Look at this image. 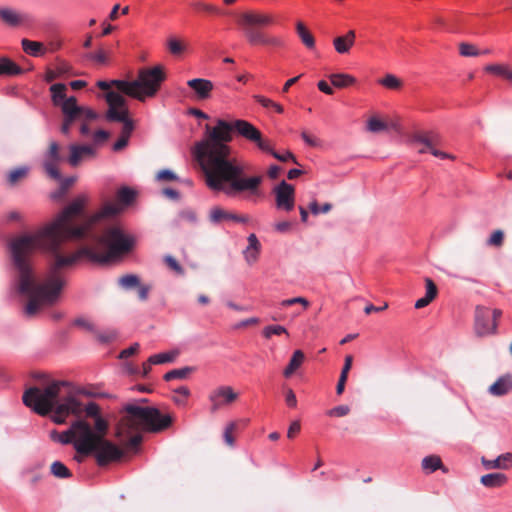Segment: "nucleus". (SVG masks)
Masks as SVG:
<instances>
[{
	"label": "nucleus",
	"instance_id": "nucleus-49",
	"mask_svg": "<svg viewBox=\"0 0 512 512\" xmlns=\"http://www.w3.org/2000/svg\"><path fill=\"white\" fill-rule=\"evenodd\" d=\"M196 8L200 11H203L209 15H223V11L215 6V5H212V4H208V3H198L196 4Z\"/></svg>",
	"mask_w": 512,
	"mask_h": 512
},
{
	"label": "nucleus",
	"instance_id": "nucleus-7",
	"mask_svg": "<svg viewBox=\"0 0 512 512\" xmlns=\"http://www.w3.org/2000/svg\"><path fill=\"white\" fill-rule=\"evenodd\" d=\"M274 23L275 17L271 13L259 10H246L237 15V24L241 27L244 37L251 46L284 48L285 41L281 36L268 34L262 30Z\"/></svg>",
	"mask_w": 512,
	"mask_h": 512
},
{
	"label": "nucleus",
	"instance_id": "nucleus-15",
	"mask_svg": "<svg viewBox=\"0 0 512 512\" xmlns=\"http://www.w3.org/2000/svg\"><path fill=\"white\" fill-rule=\"evenodd\" d=\"M61 110L64 116L61 132L68 134L72 124L80 119V106L77 104L76 98L72 96L62 103Z\"/></svg>",
	"mask_w": 512,
	"mask_h": 512
},
{
	"label": "nucleus",
	"instance_id": "nucleus-13",
	"mask_svg": "<svg viewBox=\"0 0 512 512\" xmlns=\"http://www.w3.org/2000/svg\"><path fill=\"white\" fill-rule=\"evenodd\" d=\"M411 143L425 145L429 149V152L435 157H438L441 159H451V160L455 159L454 155L440 151L437 149V146L440 143V136L438 133H436L434 131H430L427 133H415L411 137Z\"/></svg>",
	"mask_w": 512,
	"mask_h": 512
},
{
	"label": "nucleus",
	"instance_id": "nucleus-57",
	"mask_svg": "<svg viewBox=\"0 0 512 512\" xmlns=\"http://www.w3.org/2000/svg\"><path fill=\"white\" fill-rule=\"evenodd\" d=\"M88 58L95 61L98 64H106L108 61L107 54L104 50L100 49L94 53H90Z\"/></svg>",
	"mask_w": 512,
	"mask_h": 512
},
{
	"label": "nucleus",
	"instance_id": "nucleus-9",
	"mask_svg": "<svg viewBox=\"0 0 512 512\" xmlns=\"http://www.w3.org/2000/svg\"><path fill=\"white\" fill-rule=\"evenodd\" d=\"M105 100L109 106L106 119L110 122H122L121 137L129 139L134 130V121L129 118V110L126 99L118 92H108Z\"/></svg>",
	"mask_w": 512,
	"mask_h": 512
},
{
	"label": "nucleus",
	"instance_id": "nucleus-22",
	"mask_svg": "<svg viewBox=\"0 0 512 512\" xmlns=\"http://www.w3.org/2000/svg\"><path fill=\"white\" fill-rule=\"evenodd\" d=\"M482 466H484L486 469L507 470L512 467V453L507 452L501 454L494 460H485L482 458Z\"/></svg>",
	"mask_w": 512,
	"mask_h": 512
},
{
	"label": "nucleus",
	"instance_id": "nucleus-12",
	"mask_svg": "<svg viewBox=\"0 0 512 512\" xmlns=\"http://www.w3.org/2000/svg\"><path fill=\"white\" fill-rule=\"evenodd\" d=\"M63 161V157L60 154V145L55 142L51 141L49 143V147L47 151L45 152L43 156V168L46 172V174L55 179L60 180L61 175L58 170V165Z\"/></svg>",
	"mask_w": 512,
	"mask_h": 512
},
{
	"label": "nucleus",
	"instance_id": "nucleus-61",
	"mask_svg": "<svg viewBox=\"0 0 512 512\" xmlns=\"http://www.w3.org/2000/svg\"><path fill=\"white\" fill-rule=\"evenodd\" d=\"M505 69H506L505 65H498V64L487 65L485 67V71H487V72H489L491 74L502 76V77L504 75Z\"/></svg>",
	"mask_w": 512,
	"mask_h": 512
},
{
	"label": "nucleus",
	"instance_id": "nucleus-37",
	"mask_svg": "<svg viewBox=\"0 0 512 512\" xmlns=\"http://www.w3.org/2000/svg\"><path fill=\"white\" fill-rule=\"evenodd\" d=\"M50 471L56 478H69L71 477L70 470L60 461H54L51 464Z\"/></svg>",
	"mask_w": 512,
	"mask_h": 512
},
{
	"label": "nucleus",
	"instance_id": "nucleus-47",
	"mask_svg": "<svg viewBox=\"0 0 512 512\" xmlns=\"http://www.w3.org/2000/svg\"><path fill=\"white\" fill-rule=\"evenodd\" d=\"M504 241V233L502 230H495L489 239L487 240V245L493 247H501Z\"/></svg>",
	"mask_w": 512,
	"mask_h": 512
},
{
	"label": "nucleus",
	"instance_id": "nucleus-44",
	"mask_svg": "<svg viewBox=\"0 0 512 512\" xmlns=\"http://www.w3.org/2000/svg\"><path fill=\"white\" fill-rule=\"evenodd\" d=\"M236 430H237V422H235V421L230 422L224 430V433H223L224 441L230 447L234 446L235 439L233 437V433Z\"/></svg>",
	"mask_w": 512,
	"mask_h": 512
},
{
	"label": "nucleus",
	"instance_id": "nucleus-50",
	"mask_svg": "<svg viewBox=\"0 0 512 512\" xmlns=\"http://www.w3.org/2000/svg\"><path fill=\"white\" fill-rule=\"evenodd\" d=\"M426 294L425 296L433 301L438 294V288L434 281L430 278H425Z\"/></svg>",
	"mask_w": 512,
	"mask_h": 512
},
{
	"label": "nucleus",
	"instance_id": "nucleus-21",
	"mask_svg": "<svg viewBox=\"0 0 512 512\" xmlns=\"http://www.w3.org/2000/svg\"><path fill=\"white\" fill-rule=\"evenodd\" d=\"M247 241L248 246L244 250L243 254L246 262L249 265H252L258 260L261 244L255 234H250Z\"/></svg>",
	"mask_w": 512,
	"mask_h": 512
},
{
	"label": "nucleus",
	"instance_id": "nucleus-40",
	"mask_svg": "<svg viewBox=\"0 0 512 512\" xmlns=\"http://www.w3.org/2000/svg\"><path fill=\"white\" fill-rule=\"evenodd\" d=\"M480 51L474 44L468 42L459 43V54L463 57H477Z\"/></svg>",
	"mask_w": 512,
	"mask_h": 512
},
{
	"label": "nucleus",
	"instance_id": "nucleus-62",
	"mask_svg": "<svg viewBox=\"0 0 512 512\" xmlns=\"http://www.w3.org/2000/svg\"><path fill=\"white\" fill-rule=\"evenodd\" d=\"M139 344L138 343H134L133 345H131L130 347L124 349L123 351H121L119 357L121 359H126L134 354H136L139 350Z\"/></svg>",
	"mask_w": 512,
	"mask_h": 512
},
{
	"label": "nucleus",
	"instance_id": "nucleus-55",
	"mask_svg": "<svg viewBox=\"0 0 512 512\" xmlns=\"http://www.w3.org/2000/svg\"><path fill=\"white\" fill-rule=\"evenodd\" d=\"M350 408L347 405L336 406L327 411V415L335 417H343L349 414Z\"/></svg>",
	"mask_w": 512,
	"mask_h": 512
},
{
	"label": "nucleus",
	"instance_id": "nucleus-32",
	"mask_svg": "<svg viewBox=\"0 0 512 512\" xmlns=\"http://www.w3.org/2000/svg\"><path fill=\"white\" fill-rule=\"evenodd\" d=\"M329 79L332 85L337 88H345L350 85H353L356 82V79L353 76L343 73L331 74L329 76Z\"/></svg>",
	"mask_w": 512,
	"mask_h": 512
},
{
	"label": "nucleus",
	"instance_id": "nucleus-34",
	"mask_svg": "<svg viewBox=\"0 0 512 512\" xmlns=\"http://www.w3.org/2000/svg\"><path fill=\"white\" fill-rule=\"evenodd\" d=\"M422 468L428 473H432L437 469H442L445 471L441 458L437 455H430L425 457L422 460Z\"/></svg>",
	"mask_w": 512,
	"mask_h": 512
},
{
	"label": "nucleus",
	"instance_id": "nucleus-6",
	"mask_svg": "<svg viewBox=\"0 0 512 512\" xmlns=\"http://www.w3.org/2000/svg\"><path fill=\"white\" fill-rule=\"evenodd\" d=\"M124 411L126 415L121 418L117 425L116 437L121 440L128 438L125 443L128 449L137 448L142 442V436L139 433L131 435L132 432H138L140 429L159 432L168 428L173 421L170 414H162L154 407L127 405Z\"/></svg>",
	"mask_w": 512,
	"mask_h": 512
},
{
	"label": "nucleus",
	"instance_id": "nucleus-10",
	"mask_svg": "<svg viewBox=\"0 0 512 512\" xmlns=\"http://www.w3.org/2000/svg\"><path fill=\"white\" fill-rule=\"evenodd\" d=\"M237 134L243 137L248 142L253 143L260 151L264 153L272 152V148L275 146L274 142L265 137L262 132L254 126L252 123L237 119L236 123Z\"/></svg>",
	"mask_w": 512,
	"mask_h": 512
},
{
	"label": "nucleus",
	"instance_id": "nucleus-48",
	"mask_svg": "<svg viewBox=\"0 0 512 512\" xmlns=\"http://www.w3.org/2000/svg\"><path fill=\"white\" fill-rule=\"evenodd\" d=\"M27 174V169L26 168H17V169H14L12 171L9 172L8 174V182L11 184V185H14L16 184L19 180H21L22 178H24Z\"/></svg>",
	"mask_w": 512,
	"mask_h": 512
},
{
	"label": "nucleus",
	"instance_id": "nucleus-64",
	"mask_svg": "<svg viewBox=\"0 0 512 512\" xmlns=\"http://www.w3.org/2000/svg\"><path fill=\"white\" fill-rule=\"evenodd\" d=\"M285 401H286V404L291 407V408H295L297 406V399H296V395L295 393L293 392L292 389H288L286 391V394H285Z\"/></svg>",
	"mask_w": 512,
	"mask_h": 512
},
{
	"label": "nucleus",
	"instance_id": "nucleus-3",
	"mask_svg": "<svg viewBox=\"0 0 512 512\" xmlns=\"http://www.w3.org/2000/svg\"><path fill=\"white\" fill-rule=\"evenodd\" d=\"M91 237V234L88 236ZM93 245L83 247L67 256H57V262L49 268L40 287L41 294L28 300L24 313L28 317L37 315L43 309L53 306L60 298L65 285L61 270L73 266L82 256L99 263H108L130 254L136 244V238L119 223H110L101 229L99 235L92 236Z\"/></svg>",
	"mask_w": 512,
	"mask_h": 512
},
{
	"label": "nucleus",
	"instance_id": "nucleus-27",
	"mask_svg": "<svg viewBox=\"0 0 512 512\" xmlns=\"http://www.w3.org/2000/svg\"><path fill=\"white\" fill-rule=\"evenodd\" d=\"M305 359V355L301 350L294 351L287 367L283 371V375L286 378L291 377L294 372L301 367Z\"/></svg>",
	"mask_w": 512,
	"mask_h": 512
},
{
	"label": "nucleus",
	"instance_id": "nucleus-51",
	"mask_svg": "<svg viewBox=\"0 0 512 512\" xmlns=\"http://www.w3.org/2000/svg\"><path fill=\"white\" fill-rule=\"evenodd\" d=\"M269 154L281 162H287L289 160H292L295 164H298L296 157L290 151H286L284 153H278L274 150V147H273L272 152H270Z\"/></svg>",
	"mask_w": 512,
	"mask_h": 512
},
{
	"label": "nucleus",
	"instance_id": "nucleus-26",
	"mask_svg": "<svg viewBox=\"0 0 512 512\" xmlns=\"http://www.w3.org/2000/svg\"><path fill=\"white\" fill-rule=\"evenodd\" d=\"M507 480V476L500 472L482 475V485L487 488L502 487L507 483Z\"/></svg>",
	"mask_w": 512,
	"mask_h": 512
},
{
	"label": "nucleus",
	"instance_id": "nucleus-2",
	"mask_svg": "<svg viewBox=\"0 0 512 512\" xmlns=\"http://www.w3.org/2000/svg\"><path fill=\"white\" fill-rule=\"evenodd\" d=\"M237 119L231 122L218 119L212 128L206 125L205 138L194 148V155L199 162L207 186L214 191H221L228 196L243 192L256 193L263 181L261 175L245 177V166L233 155L231 146L232 133H237Z\"/></svg>",
	"mask_w": 512,
	"mask_h": 512
},
{
	"label": "nucleus",
	"instance_id": "nucleus-36",
	"mask_svg": "<svg viewBox=\"0 0 512 512\" xmlns=\"http://www.w3.org/2000/svg\"><path fill=\"white\" fill-rule=\"evenodd\" d=\"M140 278L134 274H126L119 278L118 284L126 290L134 289L139 286Z\"/></svg>",
	"mask_w": 512,
	"mask_h": 512
},
{
	"label": "nucleus",
	"instance_id": "nucleus-1",
	"mask_svg": "<svg viewBox=\"0 0 512 512\" xmlns=\"http://www.w3.org/2000/svg\"><path fill=\"white\" fill-rule=\"evenodd\" d=\"M86 202V196L76 197L53 222L34 234H24L10 242L16 287L27 301L41 294L38 287L44 282V279L36 276L32 265V256L37 250L42 249L50 253L52 259L49 268H52L57 262V256H67L68 253L62 247L66 240L88 237L94 225L103 219L116 216L120 210L119 206L108 201L82 225L73 226V218L83 212Z\"/></svg>",
	"mask_w": 512,
	"mask_h": 512
},
{
	"label": "nucleus",
	"instance_id": "nucleus-28",
	"mask_svg": "<svg viewBox=\"0 0 512 512\" xmlns=\"http://www.w3.org/2000/svg\"><path fill=\"white\" fill-rule=\"evenodd\" d=\"M21 46L25 53H27L33 57L42 56L46 52V48H45L44 44L41 42H37V41L22 39Z\"/></svg>",
	"mask_w": 512,
	"mask_h": 512
},
{
	"label": "nucleus",
	"instance_id": "nucleus-52",
	"mask_svg": "<svg viewBox=\"0 0 512 512\" xmlns=\"http://www.w3.org/2000/svg\"><path fill=\"white\" fill-rule=\"evenodd\" d=\"M79 116V120L83 122H90L97 118V113L90 108L80 106Z\"/></svg>",
	"mask_w": 512,
	"mask_h": 512
},
{
	"label": "nucleus",
	"instance_id": "nucleus-4",
	"mask_svg": "<svg viewBox=\"0 0 512 512\" xmlns=\"http://www.w3.org/2000/svg\"><path fill=\"white\" fill-rule=\"evenodd\" d=\"M23 403L35 413L46 416L56 424H63L70 416L80 417L82 412L87 417L103 419L99 406L89 402L86 406L79 399V391L68 381L53 380L43 388L31 387L23 394Z\"/></svg>",
	"mask_w": 512,
	"mask_h": 512
},
{
	"label": "nucleus",
	"instance_id": "nucleus-38",
	"mask_svg": "<svg viewBox=\"0 0 512 512\" xmlns=\"http://www.w3.org/2000/svg\"><path fill=\"white\" fill-rule=\"evenodd\" d=\"M177 355H178V352H176V351L155 354V355L150 356V363H153L155 365L170 363L175 360Z\"/></svg>",
	"mask_w": 512,
	"mask_h": 512
},
{
	"label": "nucleus",
	"instance_id": "nucleus-56",
	"mask_svg": "<svg viewBox=\"0 0 512 512\" xmlns=\"http://www.w3.org/2000/svg\"><path fill=\"white\" fill-rule=\"evenodd\" d=\"M312 214L317 215L319 213H328L332 209V205L330 203H325L321 207L318 206L316 201H313L309 206Z\"/></svg>",
	"mask_w": 512,
	"mask_h": 512
},
{
	"label": "nucleus",
	"instance_id": "nucleus-39",
	"mask_svg": "<svg viewBox=\"0 0 512 512\" xmlns=\"http://www.w3.org/2000/svg\"><path fill=\"white\" fill-rule=\"evenodd\" d=\"M167 48L175 56L181 55L185 51V44L176 37H170L167 40Z\"/></svg>",
	"mask_w": 512,
	"mask_h": 512
},
{
	"label": "nucleus",
	"instance_id": "nucleus-11",
	"mask_svg": "<svg viewBox=\"0 0 512 512\" xmlns=\"http://www.w3.org/2000/svg\"><path fill=\"white\" fill-rule=\"evenodd\" d=\"M238 398L239 394L235 392L231 386H218L208 395V400L211 403L210 411L215 413L219 409L231 405L237 401Z\"/></svg>",
	"mask_w": 512,
	"mask_h": 512
},
{
	"label": "nucleus",
	"instance_id": "nucleus-31",
	"mask_svg": "<svg viewBox=\"0 0 512 512\" xmlns=\"http://www.w3.org/2000/svg\"><path fill=\"white\" fill-rule=\"evenodd\" d=\"M502 315V311L494 309L491 311V321L482 323V336L483 335H494L497 332L498 320Z\"/></svg>",
	"mask_w": 512,
	"mask_h": 512
},
{
	"label": "nucleus",
	"instance_id": "nucleus-54",
	"mask_svg": "<svg viewBox=\"0 0 512 512\" xmlns=\"http://www.w3.org/2000/svg\"><path fill=\"white\" fill-rule=\"evenodd\" d=\"M301 138L310 147H319L321 145V142L318 138L305 130L301 132Z\"/></svg>",
	"mask_w": 512,
	"mask_h": 512
},
{
	"label": "nucleus",
	"instance_id": "nucleus-18",
	"mask_svg": "<svg viewBox=\"0 0 512 512\" xmlns=\"http://www.w3.org/2000/svg\"><path fill=\"white\" fill-rule=\"evenodd\" d=\"M248 216L246 215H237L226 211L220 207H213L209 213V220L214 224H219L224 221H235L246 223L248 221Z\"/></svg>",
	"mask_w": 512,
	"mask_h": 512
},
{
	"label": "nucleus",
	"instance_id": "nucleus-41",
	"mask_svg": "<svg viewBox=\"0 0 512 512\" xmlns=\"http://www.w3.org/2000/svg\"><path fill=\"white\" fill-rule=\"evenodd\" d=\"M254 99L261 104L264 108H272L277 113L282 114L284 112V108L279 103L274 102L273 100L264 97L262 95H255Z\"/></svg>",
	"mask_w": 512,
	"mask_h": 512
},
{
	"label": "nucleus",
	"instance_id": "nucleus-24",
	"mask_svg": "<svg viewBox=\"0 0 512 512\" xmlns=\"http://www.w3.org/2000/svg\"><path fill=\"white\" fill-rule=\"evenodd\" d=\"M0 19L7 25L15 27L25 21V16L11 8H0Z\"/></svg>",
	"mask_w": 512,
	"mask_h": 512
},
{
	"label": "nucleus",
	"instance_id": "nucleus-16",
	"mask_svg": "<svg viewBox=\"0 0 512 512\" xmlns=\"http://www.w3.org/2000/svg\"><path fill=\"white\" fill-rule=\"evenodd\" d=\"M76 73L73 70V66L60 58H57L55 61V67L54 69L48 68L45 73V81L50 83L54 80L66 76H75Z\"/></svg>",
	"mask_w": 512,
	"mask_h": 512
},
{
	"label": "nucleus",
	"instance_id": "nucleus-14",
	"mask_svg": "<svg viewBox=\"0 0 512 512\" xmlns=\"http://www.w3.org/2000/svg\"><path fill=\"white\" fill-rule=\"evenodd\" d=\"M274 193L278 209H283L285 211H291L293 209L295 201V190L293 185L288 184L283 180L274 188Z\"/></svg>",
	"mask_w": 512,
	"mask_h": 512
},
{
	"label": "nucleus",
	"instance_id": "nucleus-33",
	"mask_svg": "<svg viewBox=\"0 0 512 512\" xmlns=\"http://www.w3.org/2000/svg\"><path fill=\"white\" fill-rule=\"evenodd\" d=\"M50 92L52 96V101L55 105H60L62 107V103L67 100L66 98V85L62 83L53 84L50 87Z\"/></svg>",
	"mask_w": 512,
	"mask_h": 512
},
{
	"label": "nucleus",
	"instance_id": "nucleus-20",
	"mask_svg": "<svg viewBox=\"0 0 512 512\" xmlns=\"http://www.w3.org/2000/svg\"><path fill=\"white\" fill-rule=\"evenodd\" d=\"M512 391V374L508 373L499 377L488 388V392L496 397L504 396Z\"/></svg>",
	"mask_w": 512,
	"mask_h": 512
},
{
	"label": "nucleus",
	"instance_id": "nucleus-35",
	"mask_svg": "<svg viewBox=\"0 0 512 512\" xmlns=\"http://www.w3.org/2000/svg\"><path fill=\"white\" fill-rule=\"evenodd\" d=\"M194 370H195L194 367H189V366H186V367H183V368H179V369H173V370L167 372L164 375V380L165 381H171V380H174V379H185Z\"/></svg>",
	"mask_w": 512,
	"mask_h": 512
},
{
	"label": "nucleus",
	"instance_id": "nucleus-8",
	"mask_svg": "<svg viewBox=\"0 0 512 512\" xmlns=\"http://www.w3.org/2000/svg\"><path fill=\"white\" fill-rule=\"evenodd\" d=\"M165 79L163 67L154 66L140 69L137 79L133 81L115 80L113 84L119 92L144 102L157 94Z\"/></svg>",
	"mask_w": 512,
	"mask_h": 512
},
{
	"label": "nucleus",
	"instance_id": "nucleus-5",
	"mask_svg": "<svg viewBox=\"0 0 512 512\" xmlns=\"http://www.w3.org/2000/svg\"><path fill=\"white\" fill-rule=\"evenodd\" d=\"M108 422L97 419L93 427L83 419L72 423L70 428L61 434L52 433V438L62 444H73L78 454L93 455L99 466H105L122 458L123 450L106 439Z\"/></svg>",
	"mask_w": 512,
	"mask_h": 512
},
{
	"label": "nucleus",
	"instance_id": "nucleus-29",
	"mask_svg": "<svg viewBox=\"0 0 512 512\" xmlns=\"http://www.w3.org/2000/svg\"><path fill=\"white\" fill-rule=\"evenodd\" d=\"M0 64L3 76H17L24 73V70L8 57H0Z\"/></svg>",
	"mask_w": 512,
	"mask_h": 512
},
{
	"label": "nucleus",
	"instance_id": "nucleus-17",
	"mask_svg": "<svg viewBox=\"0 0 512 512\" xmlns=\"http://www.w3.org/2000/svg\"><path fill=\"white\" fill-rule=\"evenodd\" d=\"M187 85L193 90L195 97L198 100L209 99L214 88L212 81L204 78H194L188 80Z\"/></svg>",
	"mask_w": 512,
	"mask_h": 512
},
{
	"label": "nucleus",
	"instance_id": "nucleus-30",
	"mask_svg": "<svg viewBox=\"0 0 512 512\" xmlns=\"http://www.w3.org/2000/svg\"><path fill=\"white\" fill-rule=\"evenodd\" d=\"M296 32L302 43L308 48L312 49L315 46V39L312 33L307 29L303 22L299 21L296 24Z\"/></svg>",
	"mask_w": 512,
	"mask_h": 512
},
{
	"label": "nucleus",
	"instance_id": "nucleus-42",
	"mask_svg": "<svg viewBox=\"0 0 512 512\" xmlns=\"http://www.w3.org/2000/svg\"><path fill=\"white\" fill-rule=\"evenodd\" d=\"M379 83L388 89L397 90L402 86V81L393 74H387Z\"/></svg>",
	"mask_w": 512,
	"mask_h": 512
},
{
	"label": "nucleus",
	"instance_id": "nucleus-25",
	"mask_svg": "<svg viewBox=\"0 0 512 512\" xmlns=\"http://www.w3.org/2000/svg\"><path fill=\"white\" fill-rule=\"evenodd\" d=\"M135 197L136 192L133 189L128 187L120 188L116 194V202H112L120 207V210L116 215H118L124 207L130 205L135 200Z\"/></svg>",
	"mask_w": 512,
	"mask_h": 512
},
{
	"label": "nucleus",
	"instance_id": "nucleus-53",
	"mask_svg": "<svg viewBox=\"0 0 512 512\" xmlns=\"http://www.w3.org/2000/svg\"><path fill=\"white\" fill-rule=\"evenodd\" d=\"M294 304H301L304 309H307L309 307V301L304 297H295L291 299H286L281 302L282 307H288L292 306Z\"/></svg>",
	"mask_w": 512,
	"mask_h": 512
},
{
	"label": "nucleus",
	"instance_id": "nucleus-46",
	"mask_svg": "<svg viewBox=\"0 0 512 512\" xmlns=\"http://www.w3.org/2000/svg\"><path fill=\"white\" fill-rule=\"evenodd\" d=\"M74 182H75L74 177L62 179L61 183H60V189L57 192L53 193L52 197L54 199L61 198L66 193V191L69 189V187L74 184Z\"/></svg>",
	"mask_w": 512,
	"mask_h": 512
},
{
	"label": "nucleus",
	"instance_id": "nucleus-23",
	"mask_svg": "<svg viewBox=\"0 0 512 512\" xmlns=\"http://www.w3.org/2000/svg\"><path fill=\"white\" fill-rule=\"evenodd\" d=\"M355 32L353 30L348 31L344 36L336 37L333 40L335 50L339 54H346L349 52L355 42Z\"/></svg>",
	"mask_w": 512,
	"mask_h": 512
},
{
	"label": "nucleus",
	"instance_id": "nucleus-19",
	"mask_svg": "<svg viewBox=\"0 0 512 512\" xmlns=\"http://www.w3.org/2000/svg\"><path fill=\"white\" fill-rule=\"evenodd\" d=\"M70 156L68 162L71 166L76 167L86 157H92L95 155V150L90 145H70Z\"/></svg>",
	"mask_w": 512,
	"mask_h": 512
},
{
	"label": "nucleus",
	"instance_id": "nucleus-63",
	"mask_svg": "<svg viewBox=\"0 0 512 512\" xmlns=\"http://www.w3.org/2000/svg\"><path fill=\"white\" fill-rule=\"evenodd\" d=\"M300 429V422L298 420L293 421L288 428L287 437L289 439L294 438L300 432Z\"/></svg>",
	"mask_w": 512,
	"mask_h": 512
},
{
	"label": "nucleus",
	"instance_id": "nucleus-45",
	"mask_svg": "<svg viewBox=\"0 0 512 512\" xmlns=\"http://www.w3.org/2000/svg\"><path fill=\"white\" fill-rule=\"evenodd\" d=\"M262 333H263V336L267 339H269L272 335H281V334L288 335V331L286 330V328L281 325L266 326L263 329Z\"/></svg>",
	"mask_w": 512,
	"mask_h": 512
},
{
	"label": "nucleus",
	"instance_id": "nucleus-59",
	"mask_svg": "<svg viewBox=\"0 0 512 512\" xmlns=\"http://www.w3.org/2000/svg\"><path fill=\"white\" fill-rule=\"evenodd\" d=\"M157 180L159 181H174L177 180V176L175 173H173L171 170L164 169L157 173L156 176Z\"/></svg>",
	"mask_w": 512,
	"mask_h": 512
},
{
	"label": "nucleus",
	"instance_id": "nucleus-43",
	"mask_svg": "<svg viewBox=\"0 0 512 512\" xmlns=\"http://www.w3.org/2000/svg\"><path fill=\"white\" fill-rule=\"evenodd\" d=\"M387 129V124L377 117H371L367 122V130L378 133Z\"/></svg>",
	"mask_w": 512,
	"mask_h": 512
},
{
	"label": "nucleus",
	"instance_id": "nucleus-60",
	"mask_svg": "<svg viewBox=\"0 0 512 512\" xmlns=\"http://www.w3.org/2000/svg\"><path fill=\"white\" fill-rule=\"evenodd\" d=\"M164 261L166 263V265L173 271L177 272V273H182L183 272V269L182 267L180 266V264L177 262V260L168 255L164 258Z\"/></svg>",
	"mask_w": 512,
	"mask_h": 512
},
{
	"label": "nucleus",
	"instance_id": "nucleus-58",
	"mask_svg": "<svg viewBox=\"0 0 512 512\" xmlns=\"http://www.w3.org/2000/svg\"><path fill=\"white\" fill-rule=\"evenodd\" d=\"M138 292V298L141 301H146L149 297V292L152 289V286L150 284H141L139 283V286L136 287Z\"/></svg>",
	"mask_w": 512,
	"mask_h": 512
}]
</instances>
